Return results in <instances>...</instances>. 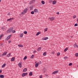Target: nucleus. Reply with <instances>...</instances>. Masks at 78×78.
I'll use <instances>...</instances> for the list:
<instances>
[{
    "instance_id": "nucleus-13",
    "label": "nucleus",
    "mask_w": 78,
    "mask_h": 78,
    "mask_svg": "<svg viewBox=\"0 0 78 78\" xmlns=\"http://www.w3.org/2000/svg\"><path fill=\"white\" fill-rule=\"evenodd\" d=\"M0 78H5V76L3 75H0Z\"/></svg>"
},
{
    "instance_id": "nucleus-56",
    "label": "nucleus",
    "mask_w": 78,
    "mask_h": 78,
    "mask_svg": "<svg viewBox=\"0 0 78 78\" xmlns=\"http://www.w3.org/2000/svg\"><path fill=\"white\" fill-rule=\"evenodd\" d=\"M57 78H59V77L58 76V77H57Z\"/></svg>"
},
{
    "instance_id": "nucleus-59",
    "label": "nucleus",
    "mask_w": 78,
    "mask_h": 78,
    "mask_svg": "<svg viewBox=\"0 0 78 78\" xmlns=\"http://www.w3.org/2000/svg\"><path fill=\"white\" fill-rule=\"evenodd\" d=\"M37 46V45H36V46Z\"/></svg>"
},
{
    "instance_id": "nucleus-26",
    "label": "nucleus",
    "mask_w": 78,
    "mask_h": 78,
    "mask_svg": "<svg viewBox=\"0 0 78 78\" xmlns=\"http://www.w3.org/2000/svg\"><path fill=\"white\" fill-rule=\"evenodd\" d=\"M47 55V52H44L43 53V56H46V55Z\"/></svg>"
},
{
    "instance_id": "nucleus-31",
    "label": "nucleus",
    "mask_w": 78,
    "mask_h": 78,
    "mask_svg": "<svg viewBox=\"0 0 78 78\" xmlns=\"http://www.w3.org/2000/svg\"><path fill=\"white\" fill-rule=\"evenodd\" d=\"M31 14H34V12L33 11H32L31 12Z\"/></svg>"
},
{
    "instance_id": "nucleus-7",
    "label": "nucleus",
    "mask_w": 78,
    "mask_h": 78,
    "mask_svg": "<svg viewBox=\"0 0 78 78\" xmlns=\"http://www.w3.org/2000/svg\"><path fill=\"white\" fill-rule=\"evenodd\" d=\"M18 66L20 68H21L22 67V63H19L18 64Z\"/></svg>"
},
{
    "instance_id": "nucleus-6",
    "label": "nucleus",
    "mask_w": 78,
    "mask_h": 78,
    "mask_svg": "<svg viewBox=\"0 0 78 78\" xmlns=\"http://www.w3.org/2000/svg\"><path fill=\"white\" fill-rule=\"evenodd\" d=\"M48 39V37H44L42 38V40H47V39Z\"/></svg>"
},
{
    "instance_id": "nucleus-11",
    "label": "nucleus",
    "mask_w": 78,
    "mask_h": 78,
    "mask_svg": "<svg viewBox=\"0 0 78 78\" xmlns=\"http://www.w3.org/2000/svg\"><path fill=\"white\" fill-rule=\"evenodd\" d=\"M7 53V52L6 51H5V52H4L3 54H2V56H5V55H6Z\"/></svg>"
},
{
    "instance_id": "nucleus-4",
    "label": "nucleus",
    "mask_w": 78,
    "mask_h": 78,
    "mask_svg": "<svg viewBox=\"0 0 78 78\" xmlns=\"http://www.w3.org/2000/svg\"><path fill=\"white\" fill-rule=\"evenodd\" d=\"M43 73H45V72H47V69L45 68H44L43 69Z\"/></svg>"
},
{
    "instance_id": "nucleus-41",
    "label": "nucleus",
    "mask_w": 78,
    "mask_h": 78,
    "mask_svg": "<svg viewBox=\"0 0 78 78\" xmlns=\"http://www.w3.org/2000/svg\"><path fill=\"white\" fill-rule=\"evenodd\" d=\"M57 55H58V56H59V55H60V53L59 52H58L57 53Z\"/></svg>"
},
{
    "instance_id": "nucleus-58",
    "label": "nucleus",
    "mask_w": 78,
    "mask_h": 78,
    "mask_svg": "<svg viewBox=\"0 0 78 78\" xmlns=\"http://www.w3.org/2000/svg\"><path fill=\"white\" fill-rule=\"evenodd\" d=\"M71 37H73V36H71Z\"/></svg>"
},
{
    "instance_id": "nucleus-33",
    "label": "nucleus",
    "mask_w": 78,
    "mask_h": 78,
    "mask_svg": "<svg viewBox=\"0 0 78 78\" xmlns=\"http://www.w3.org/2000/svg\"><path fill=\"white\" fill-rule=\"evenodd\" d=\"M24 34H27V31H24Z\"/></svg>"
},
{
    "instance_id": "nucleus-28",
    "label": "nucleus",
    "mask_w": 78,
    "mask_h": 78,
    "mask_svg": "<svg viewBox=\"0 0 78 78\" xmlns=\"http://www.w3.org/2000/svg\"><path fill=\"white\" fill-rule=\"evenodd\" d=\"M68 50V48H66L64 50V52H66V51Z\"/></svg>"
},
{
    "instance_id": "nucleus-42",
    "label": "nucleus",
    "mask_w": 78,
    "mask_h": 78,
    "mask_svg": "<svg viewBox=\"0 0 78 78\" xmlns=\"http://www.w3.org/2000/svg\"><path fill=\"white\" fill-rule=\"evenodd\" d=\"M12 33H16V30H13L12 31Z\"/></svg>"
},
{
    "instance_id": "nucleus-51",
    "label": "nucleus",
    "mask_w": 78,
    "mask_h": 78,
    "mask_svg": "<svg viewBox=\"0 0 78 78\" xmlns=\"http://www.w3.org/2000/svg\"><path fill=\"white\" fill-rule=\"evenodd\" d=\"M45 76H48V74H45Z\"/></svg>"
},
{
    "instance_id": "nucleus-30",
    "label": "nucleus",
    "mask_w": 78,
    "mask_h": 78,
    "mask_svg": "<svg viewBox=\"0 0 78 78\" xmlns=\"http://www.w3.org/2000/svg\"><path fill=\"white\" fill-rule=\"evenodd\" d=\"M27 58V56H25L23 58V60H25Z\"/></svg>"
},
{
    "instance_id": "nucleus-9",
    "label": "nucleus",
    "mask_w": 78,
    "mask_h": 78,
    "mask_svg": "<svg viewBox=\"0 0 78 78\" xmlns=\"http://www.w3.org/2000/svg\"><path fill=\"white\" fill-rule=\"evenodd\" d=\"M34 12H35L36 13H38V12H39V11H38V10L36 9H35L34 10Z\"/></svg>"
},
{
    "instance_id": "nucleus-25",
    "label": "nucleus",
    "mask_w": 78,
    "mask_h": 78,
    "mask_svg": "<svg viewBox=\"0 0 78 78\" xmlns=\"http://www.w3.org/2000/svg\"><path fill=\"white\" fill-rule=\"evenodd\" d=\"M30 9H33V5H32L30 6Z\"/></svg>"
},
{
    "instance_id": "nucleus-5",
    "label": "nucleus",
    "mask_w": 78,
    "mask_h": 78,
    "mask_svg": "<svg viewBox=\"0 0 78 78\" xmlns=\"http://www.w3.org/2000/svg\"><path fill=\"white\" fill-rule=\"evenodd\" d=\"M28 75V73H23L22 74V76H25V75Z\"/></svg>"
},
{
    "instance_id": "nucleus-2",
    "label": "nucleus",
    "mask_w": 78,
    "mask_h": 78,
    "mask_svg": "<svg viewBox=\"0 0 78 78\" xmlns=\"http://www.w3.org/2000/svg\"><path fill=\"white\" fill-rule=\"evenodd\" d=\"M28 11V9L27 8H26L24 9L23 11L21 13L22 14H25V13H27V12Z\"/></svg>"
},
{
    "instance_id": "nucleus-12",
    "label": "nucleus",
    "mask_w": 78,
    "mask_h": 78,
    "mask_svg": "<svg viewBox=\"0 0 78 78\" xmlns=\"http://www.w3.org/2000/svg\"><path fill=\"white\" fill-rule=\"evenodd\" d=\"M27 71V69L26 68H24L23 69V72H25Z\"/></svg>"
},
{
    "instance_id": "nucleus-34",
    "label": "nucleus",
    "mask_w": 78,
    "mask_h": 78,
    "mask_svg": "<svg viewBox=\"0 0 78 78\" xmlns=\"http://www.w3.org/2000/svg\"><path fill=\"white\" fill-rule=\"evenodd\" d=\"M34 55H32L31 57H30V58H34Z\"/></svg>"
},
{
    "instance_id": "nucleus-43",
    "label": "nucleus",
    "mask_w": 78,
    "mask_h": 78,
    "mask_svg": "<svg viewBox=\"0 0 78 78\" xmlns=\"http://www.w3.org/2000/svg\"><path fill=\"white\" fill-rule=\"evenodd\" d=\"M3 34H2L0 35V38H2V36H3Z\"/></svg>"
},
{
    "instance_id": "nucleus-10",
    "label": "nucleus",
    "mask_w": 78,
    "mask_h": 78,
    "mask_svg": "<svg viewBox=\"0 0 78 78\" xmlns=\"http://www.w3.org/2000/svg\"><path fill=\"white\" fill-rule=\"evenodd\" d=\"M49 19H50V20H51V21H53V20H55V18L54 17L50 18H49Z\"/></svg>"
},
{
    "instance_id": "nucleus-17",
    "label": "nucleus",
    "mask_w": 78,
    "mask_h": 78,
    "mask_svg": "<svg viewBox=\"0 0 78 78\" xmlns=\"http://www.w3.org/2000/svg\"><path fill=\"white\" fill-rule=\"evenodd\" d=\"M15 59V58L14 57H12L11 59V61H14Z\"/></svg>"
},
{
    "instance_id": "nucleus-8",
    "label": "nucleus",
    "mask_w": 78,
    "mask_h": 78,
    "mask_svg": "<svg viewBox=\"0 0 78 78\" xmlns=\"http://www.w3.org/2000/svg\"><path fill=\"white\" fill-rule=\"evenodd\" d=\"M58 72H59V71L58 70L55 71L53 73H52V74H56V73H58Z\"/></svg>"
},
{
    "instance_id": "nucleus-37",
    "label": "nucleus",
    "mask_w": 78,
    "mask_h": 78,
    "mask_svg": "<svg viewBox=\"0 0 78 78\" xmlns=\"http://www.w3.org/2000/svg\"><path fill=\"white\" fill-rule=\"evenodd\" d=\"M76 56V57H78V53H76L75 54Z\"/></svg>"
},
{
    "instance_id": "nucleus-21",
    "label": "nucleus",
    "mask_w": 78,
    "mask_h": 78,
    "mask_svg": "<svg viewBox=\"0 0 78 78\" xmlns=\"http://www.w3.org/2000/svg\"><path fill=\"white\" fill-rule=\"evenodd\" d=\"M18 46H19V47H23V46L22 44H18Z\"/></svg>"
},
{
    "instance_id": "nucleus-20",
    "label": "nucleus",
    "mask_w": 78,
    "mask_h": 78,
    "mask_svg": "<svg viewBox=\"0 0 78 78\" xmlns=\"http://www.w3.org/2000/svg\"><path fill=\"white\" fill-rule=\"evenodd\" d=\"M29 75L30 76H33V73L32 72H30L29 73Z\"/></svg>"
},
{
    "instance_id": "nucleus-54",
    "label": "nucleus",
    "mask_w": 78,
    "mask_h": 78,
    "mask_svg": "<svg viewBox=\"0 0 78 78\" xmlns=\"http://www.w3.org/2000/svg\"><path fill=\"white\" fill-rule=\"evenodd\" d=\"M2 30H4V28H3V27H2Z\"/></svg>"
},
{
    "instance_id": "nucleus-52",
    "label": "nucleus",
    "mask_w": 78,
    "mask_h": 78,
    "mask_svg": "<svg viewBox=\"0 0 78 78\" xmlns=\"http://www.w3.org/2000/svg\"><path fill=\"white\" fill-rule=\"evenodd\" d=\"M8 15L9 16V15H10V13H9L8 14Z\"/></svg>"
},
{
    "instance_id": "nucleus-24",
    "label": "nucleus",
    "mask_w": 78,
    "mask_h": 78,
    "mask_svg": "<svg viewBox=\"0 0 78 78\" xmlns=\"http://www.w3.org/2000/svg\"><path fill=\"white\" fill-rule=\"evenodd\" d=\"M39 34H41V32H38L36 34V36H38Z\"/></svg>"
},
{
    "instance_id": "nucleus-15",
    "label": "nucleus",
    "mask_w": 78,
    "mask_h": 78,
    "mask_svg": "<svg viewBox=\"0 0 78 78\" xmlns=\"http://www.w3.org/2000/svg\"><path fill=\"white\" fill-rule=\"evenodd\" d=\"M41 50V47L39 48L37 50L38 51H40Z\"/></svg>"
},
{
    "instance_id": "nucleus-16",
    "label": "nucleus",
    "mask_w": 78,
    "mask_h": 78,
    "mask_svg": "<svg viewBox=\"0 0 78 78\" xmlns=\"http://www.w3.org/2000/svg\"><path fill=\"white\" fill-rule=\"evenodd\" d=\"M52 3L53 5H55V4L56 3V1H53Z\"/></svg>"
},
{
    "instance_id": "nucleus-38",
    "label": "nucleus",
    "mask_w": 78,
    "mask_h": 78,
    "mask_svg": "<svg viewBox=\"0 0 78 78\" xmlns=\"http://www.w3.org/2000/svg\"><path fill=\"white\" fill-rule=\"evenodd\" d=\"M33 3V2H32V1H30L29 4L30 5H31V4H32Z\"/></svg>"
},
{
    "instance_id": "nucleus-22",
    "label": "nucleus",
    "mask_w": 78,
    "mask_h": 78,
    "mask_svg": "<svg viewBox=\"0 0 78 78\" xmlns=\"http://www.w3.org/2000/svg\"><path fill=\"white\" fill-rule=\"evenodd\" d=\"M12 19V20H14V18H10L9 19L7 20V21H10V20H11Z\"/></svg>"
},
{
    "instance_id": "nucleus-36",
    "label": "nucleus",
    "mask_w": 78,
    "mask_h": 78,
    "mask_svg": "<svg viewBox=\"0 0 78 78\" xmlns=\"http://www.w3.org/2000/svg\"><path fill=\"white\" fill-rule=\"evenodd\" d=\"M47 30H48V28H46L45 29H44L45 31H47Z\"/></svg>"
},
{
    "instance_id": "nucleus-27",
    "label": "nucleus",
    "mask_w": 78,
    "mask_h": 78,
    "mask_svg": "<svg viewBox=\"0 0 78 78\" xmlns=\"http://www.w3.org/2000/svg\"><path fill=\"white\" fill-rule=\"evenodd\" d=\"M35 67H37L38 66H39V64H38V63H36L35 65Z\"/></svg>"
},
{
    "instance_id": "nucleus-60",
    "label": "nucleus",
    "mask_w": 78,
    "mask_h": 78,
    "mask_svg": "<svg viewBox=\"0 0 78 78\" xmlns=\"http://www.w3.org/2000/svg\"><path fill=\"white\" fill-rule=\"evenodd\" d=\"M77 67H78V65L77 66Z\"/></svg>"
},
{
    "instance_id": "nucleus-53",
    "label": "nucleus",
    "mask_w": 78,
    "mask_h": 78,
    "mask_svg": "<svg viewBox=\"0 0 78 78\" xmlns=\"http://www.w3.org/2000/svg\"><path fill=\"white\" fill-rule=\"evenodd\" d=\"M3 45V44H0V46H2Z\"/></svg>"
},
{
    "instance_id": "nucleus-50",
    "label": "nucleus",
    "mask_w": 78,
    "mask_h": 78,
    "mask_svg": "<svg viewBox=\"0 0 78 78\" xmlns=\"http://www.w3.org/2000/svg\"><path fill=\"white\" fill-rule=\"evenodd\" d=\"M52 54H54L55 53V51H53L51 53Z\"/></svg>"
},
{
    "instance_id": "nucleus-32",
    "label": "nucleus",
    "mask_w": 78,
    "mask_h": 78,
    "mask_svg": "<svg viewBox=\"0 0 78 78\" xmlns=\"http://www.w3.org/2000/svg\"><path fill=\"white\" fill-rule=\"evenodd\" d=\"M64 59H68V57H64Z\"/></svg>"
},
{
    "instance_id": "nucleus-3",
    "label": "nucleus",
    "mask_w": 78,
    "mask_h": 78,
    "mask_svg": "<svg viewBox=\"0 0 78 78\" xmlns=\"http://www.w3.org/2000/svg\"><path fill=\"white\" fill-rule=\"evenodd\" d=\"M11 37V35H10L8 36L6 39L5 41H8V40H9V39H10V37Z\"/></svg>"
},
{
    "instance_id": "nucleus-49",
    "label": "nucleus",
    "mask_w": 78,
    "mask_h": 78,
    "mask_svg": "<svg viewBox=\"0 0 78 78\" xmlns=\"http://www.w3.org/2000/svg\"><path fill=\"white\" fill-rule=\"evenodd\" d=\"M11 41H9V44H10V43H11Z\"/></svg>"
},
{
    "instance_id": "nucleus-23",
    "label": "nucleus",
    "mask_w": 78,
    "mask_h": 78,
    "mask_svg": "<svg viewBox=\"0 0 78 78\" xmlns=\"http://www.w3.org/2000/svg\"><path fill=\"white\" fill-rule=\"evenodd\" d=\"M11 56V54L10 53H9L8 54V55H7V57L9 58V56Z\"/></svg>"
},
{
    "instance_id": "nucleus-35",
    "label": "nucleus",
    "mask_w": 78,
    "mask_h": 78,
    "mask_svg": "<svg viewBox=\"0 0 78 78\" xmlns=\"http://www.w3.org/2000/svg\"><path fill=\"white\" fill-rule=\"evenodd\" d=\"M76 17V15H74L73 17V19H75Z\"/></svg>"
},
{
    "instance_id": "nucleus-1",
    "label": "nucleus",
    "mask_w": 78,
    "mask_h": 78,
    "mask_svg": "<svg viewBox=\"0 0 78 78\" xmlns=\"http://www.w3.org/2000/svg\"><path fill=\"white\" fill-rule=\"evenodd\" d=\"M13 29H14V28L11 27L10 29H9L7 31V33H11V31H12V30H13Z\"/></svg>"
},
{
    "instance_id": "nucleus-14",
    "label": "nucleus",
    "mask_w": 78,
    "mask_h": 78,
    "mask_svg": "<svg viewBox=\"0 0 78 78\" xmlns=\"http://www.w3.org/2000/svg\"><path fill=\"white\" fill-rule=\"evenodd\" d=\"M74 47L75 48H78V45H76V44L75 43L74 46Z\"/></svg>"
},
{
    "instance_id": "nucleus-29",
    "label": "nucleus",
    "mask_w": 78,
    "mask_h": 78,
    "mask_svg": "<svg viewBox=\"0 0 78 78\" xmlns=\"http://www.w3.org/2000/svg\"><path fill=\"white\" fill-rule=\"evenodd\" d=\"M41 3H42V5H44L45 4V2L44 1H41Z\"/></svg>"
},
{
    "instance_id": "nucleus-47",
    "label": "nucleus",
    "mask_w": 78,
    "mask_h": 78,
    "mask_svg": "<svg viewBox=\"0 0 78 78\" xmlns=\"http://www.w3.org/2000/svg\"><path fill=\"white\" fill-rule=\"evenodd\" d=\"M36 51H33V53H36Z\"/></svg>"
},
{
    "instance_id": "nucleus-57",
    "label": "nucleus",
    "mask_w": 78,
    "mask_h": 78,
    "mask_svg": "<svg viewBox=\"0 0 78 78\" xmlns=\"http://www.w3.org/2000/svg\"><path fill=\"white\" fill-rule=\"evenodd\" d=\"M2 1L1 0H0V2H1V1Z\"/></svg>"
},
{
    "instance_id": "nucleus-46",
    "label": "nucleus",
    "mask_w": 78,
    "mask_h": 78,
    "mask_svg": "<svg viewBox=\"0 0 78 78\" xmlns=\"http://www.w3.org/2000/svg\"><path fill=\"white\" fill-rule=\"evenodd\" d=\"M42 78V75H41L40 76V78Z\"/></svg>"
},
{
    "instance_id": "nucleus-48",
    "label": "nucleus",
    "mask_w": 78,
    "mask_h": 78,
    "mask_svg": "<svg viewBox=\"0 0 78 78\" xmlns=\"http://www.w3.org/2000/svg\"><path fill=\"white\" fill-rule=\"evenodd\" d=\"M56 14H59V12H57Z\"/></svg>"
},
{
    "instance_id": "nucleus-45",
    "label": "nucleus",
    "mask_w": 78,
    "mask_h": 78,
    "mask_svg": "<svg viewBox=\"0 0 78 78\" xmlns=\"http://www.w3.org/2000/svg\"><path fill=\"white\" fill-rule=\"evenodd\" d=\"M41 63H42L41 62H38V64H41Z\"/></svg>"
},
{
    "instance_id": "nucleus-19",
    "label": "nucleus",
    "mask_w": 78,
    "mask_h": 78,
    "mask_svg": "<svg viewBox=\"0 0 78 78\" xmlns=\"http://www.w3.org/2000/svg\"><path fill=\"white\" fill-rule=\"evenodd\" d=\"M20 37L21 38L22 37H23V33L21 34L20 35Z\"/></svg>"
},
{
    "instance_id": "nucleus-55",
    "label": "nucleus",
    "mask_w": 78,
    "mask_h": 78,
    "mask_svg": "<svg viewBox=\"0 0 78 78\" xmlns=\"http://www.w3.org/2000/svg\"><path fill=\"white\" fill-rule=\"evenodd\" d=\"M2 72V70H0V73H1Z\"/></svg>"
},
{
    "instance_id": "nucleus-44",
    "label": "nucleus",
    "mask_w": 78,
    "mask_h": 78,
    "mask_svg": "<svg viewBox=\"0 0 78 78\" xmlns=\"http://www.w3.org/2000/svg\"><path fill=\"white\" fill-rule=\"evenodd\" d=\"M32 3H33L35 2V0H33L32 1Z\"/></svg>"
},
{
    "instance_id": "nucleus-40",
    "label": "nucleus",
    "mask_w": 78,
    "mask_h": 78,
    "mask_svg": "<svg viewBox=\"0 0 78 78\" xmlns=\"http://www.w3.org/2000/svg\"><path fill=\"white\" fill-rule=\"evenodd\" d=\"M77 26H78V24L76 23L74 24V27H76Z\"/></svg>"
},
{
    "instance_id": "nucleus-39",
    "label": "nucleus",
    "mask_w": 78,
    "mask_h": 78,
    "mask_svg": "<svg viewBox=\"0 0 78 78\" xmlns=\"http://www.w3.org/2000/svg\"><path fill=\"white\" fill-rule=\"evenodd\" d=\"M72 63H70L69 64V66H72Z\"/></svg>"
},
{
    "instance_id": "nucleus-18",
    "label": "nucleus",
    "mask_w": 78,
    "mask_h": 78,
    "mask_svg": "<svg viewBox=\"0 0 78 78\" xmlns=\"http://www.w3.org/2000/svg\"><path fill=\"white\" fill-rule=\"evenodd\" d=\"M6 66V63L4 64L2 66V67L3 68V67H5Z\"/></svg>"
}]
</instances>
